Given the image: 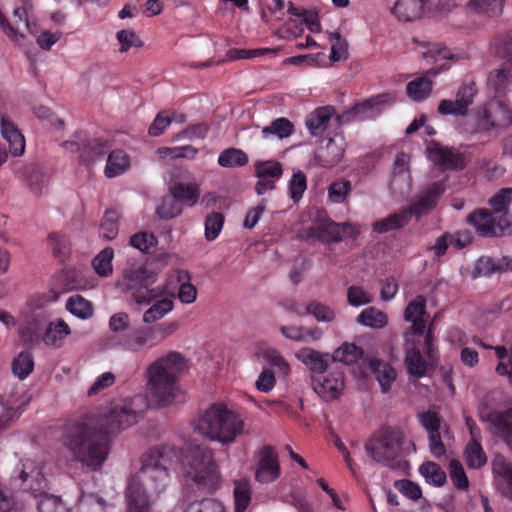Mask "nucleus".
Instances as JSON below:
<instances>
[{
	"mask_svg": "<svg viewBox=\"0 0 512 512\" xmlns=\"http://www.w3.org/2000/svg\"><path fill=\"white\" fill-rule=\"evenodd\" d=\"M132 399L111 402L98 413H86L65 426L63 446L74 461L96 471L109 453V443L116 435L138 422Z\"/></svg>",
	"mask_w": 512,
	"mask_h": 512,
	"instance_id": "nucleus-1",
	"label": "nucleus"
},
{
	"mask_svg": "<svg viewBox=\"0 0 512 512\" xmlns=\"http://www.w3.org/2000/svg\"><path fill=\"white\" fill-rule=\"evenodd\" d=\"M144 478L165 486L169 470L180 463L187 484L191 482L198 490H214L220 482L218 466L212 450L205 445L190 443L181 451L173 445L152 448L141 460Z\"/></svg>",
	"mask_w": 512,
	"mask_h": 512,
	"instance_id": "nucleus-2",
	"label": "nucleus"
},
{
	"mask_svg": "<svg viewBox=\"0 0 512 512\" xmlns=\"http://www.w3.org/2000/svg\"><path fill=\"white\" fill-rule=\"evenodd\" d=\"M187 367V360L177 351H170L149 366L147 390L159 407H167L180 397L179 377Z\"/></svg>",
	"mask_w": 512,
	"mask_h": 512,
	"instance_id": "nucleus-3",
	"label": "nucleus"
},
{
	"mask_svg": "<svg viewBox=\"0 0 512 512\" xmlns=\"http://www.w3.org/2000/svg\"><path fill=\"white\" fill-rule=\"evenodd\" d=\"M512 188H502L489 199L491 210L478 208L469 213L466 222L473 226L480 237L493 238L512 234V219L509 206Z\"/></svg>",
	"mask_w": 512,
	"mask_h": 512,
	"instance_id": "nucleus-4",
	"label": "nucleus"
},
{
	"mask_svg": "<svg viewBox=\"0 0 512 512\" xmlns=\"http://www.w3.org/2000/svg\"><path fill=\"white\" fill-rule=\"evenodd\" d=\"M243 427L242 418L221 404L210 406L195 422V430L201 435L223 445L233 443Z\"/></svg>",
	"mask_w": 512,
	"mask_h": 512,
	"instance_id": "nucleus-5",
	"label": "nucleus"
},
{
	"mask_svg": "<svg viewBox=\"0 0 512 512\" xmlns=\"http://www.w3.org/2000/svg\"><path fill=\"white\" fill-rule=\"evenodd\" d=\"M157 279L158 272L147 265L128 263L116 287L122 293H129L138 305H149L166 294L165 286H153Z\"/></svg>",
	"mask_w": 512,
	"mask_h": 512,
	"instance_id": "nucleus-6",
	"label": "nucleus"
},
{
	"mask_svg": "<svg viewBox=\"0 0 512 512\" xmlns=\"http://www.w3.org/2000/svg\"><path fill=\"white\" fill-rule=\"evenodd\" d=\"M403 440L404 434L400 429L382 426L367 440L364 449L375 462L405 472L409 464L406 461H397Z\"/></svg>",
	"mask_w": 512,
	"mask_h": 512,
	"instance_id": "nucleus-7",
	"label": "nucleus"
},
{
	"mask_svg": "<svg viewBox=\"0 0 512 512\" xmlns=\"http://www.w3.org/2000/svg\"><path fill=\"white\" fill-rule=\"evenodd\" d=\"M439 316L440 312L435 313L427 327L430 314L426 311V299L418 295V339L425 334L423 344L424 355H422L418 349V379L433 371L438 364L439 354L433 331Z\"/></svg>",
	"mask_w": 512,
	"mask_h": 512,
	"instance_id": "nucleus-8",
	"label": "nucleus"
},
{
	"mask_svg": "<svg viewBox=\"0 0 512 512\" xmlns=\"http://www.w3.org/2000/svg\"><path fill=\"white\" fill-rule=\"evenodd\" d=\"M463 146H444L440 142L431 140L426 143L427 158L443 171H463L472 160V153Z\"/></svg>",
	"mask_w": 512,
	"mask_h": 512,
	"instance_id": "nucleus-9",
	"label": "nucleus"
},
{
	"mask_svg": "<svg viewBox=\"0 0 512 512\" xmlns=\"http://www.w3.org/2000/svg\"><path fill=\"white\" fill-rule=\"evenodd\" d=\"M418 53H421L422 60L426 63L433 62L436 65L422 73L418 77V102L429 97L432 92L433 82L431 76H436L444 67V64H437L438 61H446L451 58V52L439 44H426L418 41Z\"/></svg>",
	"mask_w": 512,
	"mask_h": 512,
	"instance_id": "nucleus-10",
	"label": "nucleus"
},
{
	"mask_svg": "<svg viewBox=\"0 0 512 512\" xmlns=\"http://www.w3.org/2000/svg\"><path fill=\"white\" fill-rule=\"evenodd\" d=\"M404 321L409 323L403 327L404 363L410 374V383L416 384V299L411 300L404 311Z\"/></svg>",
	"mask_w": 512,
	"mask_h": 512,
	"instance_id": "nucleus-11",
	"label": "nucleus"
},
{
	"mask_svg": "<svg viewBox=\"0 0 512 512\" xmlns=\"http://www.w3.org/2000/svg\"><path fill=\"white\" fill-rule=\"evenodd\" d=\"M38 499L37 509L39 512H68L66 505L59 496L48 492V482L40 471H35L34 484L25 487Z\"/></svg>",
	"mask_w": 512,
	"mask_h": 512,
	"instance_id": "nucleus-12",
	"label": "nucleus"
},
{
	"mask_svg": "<svg viewBox=\"0 0 512 512\" xmlns=\"http://www.w3.org/2000/svg\"><path fill=\"white\" fill-rule=\"evenodd\" d=\"M148 479L144 478L140 471L139 476H134L129 479L126 488V501H127V512H150L151 501L144 488L143 481ZM151 481V479H149ZM153 482V480H152ZM164 486H156L154 481V488L160 490Z\"/></svg>",
	"mask_w": 512,
	"mask_h": 512,
	"instance_id": "nucleus-13",
	"label": "nucleus"
},
{
	"mask_svg": "<svg viewBox=\"0 0 512 512\" xmlns=\"http://www.w3.org/2000/svg\"><path fill=\"white\" fill-rule=\"evenodd\" d=\"M421 425L428 434L429 449L434 457L445 455L446 448L441 439L442 418L434 407L418 414Z\"/></svg>",
	"mask_w": 512,
	"mask_h": 512,
	"instance_id": "nucleus-14",
	"label": "nucleus"
},
{
	"mask_svg": "<svg viewBox=\"0 0 512 512\" xmlns=\"http://www.w3.org/2000/svg\"><path fill=\"white\" fill-rule=\"evenodd\" d=\"M396 101V96L393 93L378 94L374 97L367 99L364 102L355 104L351 111L337 117V121L342 123L352 119L364 120L375 116V109L385 104H392ZM379 113V110H377Z\"/></svg>",
	"mask_w": 512,
	"mask_h": 512,
	"instance_id": "nucleus-15",
	"label": "nucleus"
},
{
	"mask_svg": "<svg viewBox=\"0 0 512 512\" xmlns=\"http://www.w3.org/2000/svg\"><path fill=\"white\" fill-rule=\"evenodd\" d=\"M255 478L260 483H271L280 475L278 455L270 445L263 446L257 452Z\"/></svg>",
	"mask_w": 512,
	"mask_h": 512,
	"instance_id": "nucleus-16",
	"label": "nucleus"
},
{
	"mask_svg": "<svg viewBox=\"0 0 512 512\" xmlns=\"http://www.w3.org/2000/svg\"><path fill=\"white\" fill-rule=\"evenodd\" d=\"M410 157L404 153H398L394 161L390 189L402 197L409 195L412 189V178L408 169Z\"/></svg>",
	"mask_w": 512,
	"mask_h": 512,
	"instance_id": "nucleus-17",
	"label": "nucleus"
},
{
	"mask_svg": "<svg viewBox=\"0 0 512 512\" xmlns=\"http://www.w3.org/2000/svg\"><path fill=\"white\" fill-rule=\"evenodd\" d=\"M27 402L28 399H25L23 395L20 396L16 390H12L7 395L4 394L0 396V405L2 407L0 413V431L8 428L20 417Z\"/></svg>",
	"mask_w": 512,
	"mask_h": 512,
	"instance_id": "nucleus-18",
	"label": "nucleus"
},
{
	"mask_svg": "<svg viewBox=\"0 0 512 512\" xmlns=\"http://www.w3.org/2000/svg\"><path fill=\"white\" fill-rule=\"evenodd\" d=\"M352 229L349 223H344L342 227L329 219H319L316 226L309 228L307 234L308 238L317 239L322 243H338L342 240V230L346 232Z\"/></svg>",
	"mask_w": 512,
	"mask_h": 512,
	"instance_id": "nucleus-19",
	"label": "nucleus"
},
{
	"mask_svg": "<svg viewBox=\"0 0 512 512\" xmlns=\"http://www.w3.org/2000/svg\"><path fill=\"white\" fill-rule=\"evenodd\" d=\"M295 357L315 374H323L327 371L328 366L334 363L332 362V354L310 347L299 349Z\"/></svg>",
	"mask_w": 512,
	"mask_h": 512,
	"instance_id": "nucleus-20",
	"label": "nucleus"
},
{
	"mask_svg": "<svg viewBox=\"0 0 512 512\" xmlns=\"http://www.w3.org/2000/svg\"><path fill=\"white\" fill-rule=\"evenodd\" d=\"M312 388L324 401L335 400L344 389L343 375L339 371H333L322 381L312 378Z\"/></svg>",
	"mask_w": 512,
	"mask_h": 512,
	"instance_id": "nucleus-21",
	"label": "nucleus"
},
{
	"mask_svg": "<svg viewBox=\"0 0 512 512\" xmlns=\"http://www.w3.org/2000/svg\"><path fill=\"white\" fill-rule=\"evenodd\" d=\"M485 420L512 449V407L504 411L491 410L486 414Z\"/></svg>",
	"mask_w": 512,
	"mask_h": 512,
	"instance_id": "nucleus-22",
	"label": "nucleus"
},
{
	"mask_svg": "<svg viewBox=\"0 0 512 512\" xmlns=\"http://www.w3.org/2000/svg\"><path fill=\"white\" fill-rule=\"evenodd\" d=\"M487 86L495 97L504 96L512 87V62H506L500 69L491 71L487 79Z\"/></svg>",
	"mask_w": 512,
	"mask_h": 512,
	"instance_id": "nucleus-23",
	"label": "nucleus"
},
{
	"mask_svg": "<svg viewBox=\"0 0 512 512\" xmlns=\"http://www.w3.org/2000/svg\"><path fill=\"white\" fill-rule=\"evenodd\" d=\"M344 155L343 139L330 138L324 146H321L315 155L318 164L325 168L337 165Z\"/></svg>",
	"mask_w": 512,
	"mask_h": 512,
	"instance_id": "nucleus-24",
	"label": "nucleus"
},
{
	"mask_svg": "<svg viewBox=\"0 0 512 512\" xmlns=\"http://www.w3.org/2000/svg\"><path fill=\"white\" fill-rule=\"evenodd\" d=\"M156 343L151 341V331L147 327L135 329L130 333L120 336L117 346L125 351L139 352L144 347H153Z\"/></svg>",
	"mask_w": 512,
	"mask_h": 512,
	"instance_id": "nucleus-25",
	"label": "nucleus"
},
{
	"mask_svg": "<svg viewBox=\"0 0 512 512\" xmlns=\"http://www.w3.org/2000/svg\"><path fill=\"white\" fill-rule=\"evenodd\" d=\"M414 214H416V203H412L408 208L376 221L373 225V230L379 234H383L391 230L402 228L410 221Z\"/></svg>",
	"mask_w": 512,
	"mask_h": 512,
	"instance_id": "nucleus-26",
	"label": "nucleus"
},
{
	"mask_svg": "<svg viewBox=\"0 0 512 512\" xmlns=\"http://www.w3.org/2000/svg\"><path fill=\"white\" fill-rule=\"evenodd\" d=\"M444 192L442 182H433L423 187L418 193V217L434 209Z\"/></svg>",
	"mask_w": 512,
	"mask_h": 512,
	"instance_id": "nucleus-27",
	"label": "nucleus"
},
{
	"mask_svg": "<svg viewBox=\"0 0 512 512\" xmlns=\"http://www.w3.org/2000/svg\"><path fill=\"white\" fill-rule=\"evenodd\" d=\"M1 133L8 142L9 151L13 156L22 155L25 149V139L19 129L5 117H1Z\"/></svg>",
	"mask_w": 512,
	"mask_h": 512,
	"instance_id": "nucleus-28",
	"label": "nucleus"
},
{
	"mask_svg": "<svg viewBox=\"0 0 512 512\" xmlns=\"http://www.w3.org/2000/svg\"><path fill=\"white\" fill-rule=\"evenodd\" d=\"M168 191L178 200L180 205L194 206L200 197V188L197 184H183L173 182L169 185Z\"/></svg>",
	"mask_w": 512,
	"mask_h": 512,
	"instance_id": "nucleus-29",
	"label": "nucleus"
},
{
	"mask_svg": "<svg viewBox=\"0 0 512 512\" xmlns=\"http://www.w3.org/2000/svg\"><path fill=\"white\" fill-rule=\"evenodd\" d=\"M335 110L332 106L317 108L306 119V126L313 136L321 135L327 128Z\"/></svg>",
	"mask_w": 512,
	"mask_h": 512,
	"instance_id": "nucleus-30",
	"label": "nucleus"
},
{
	"mask_svg": "<svg viewBox=\"0 0 512 512\" xmlns=\"http://www.w3.org/2000/svg\"><path fill=\"white\" fill-rule=\"evenodd\" d=\"M493 472L502 478L501 493L512 499V463L505 457L498 455L493 460Z\"/></svg>",
	"mask_w": 512,
	"mask_h": 512,
	"instance_id": "nucleus-31",
	"label": "nucleus"
},
{
	"mask_svg": "<svg viewBox=\"0 0 512 512\" xmlns=\"http://www.w3.org/2000/svg\"><path fill=\"white\" fill-rule=\"evenodd\" d=\"M130 165L129 156L123 150H114L110 152L107 158L104 170L107 178H114L123 174Z\"/></svg>",
	"mask_w": 512,
	"mask_h": 512,
	"instance_id": "nucleus-32",
	"label": "nucleus"
},
{
	"mask_svg": "<svg viewBox=\"0 0 512 512\" xmlns=\"http://www.w3.org/2000/svg\"><path fill=\"white\" fill-rule=\"evenodd\" d=\"M109 149L108 142L101 139H92L83 142L80 161L84 164H92L102 158Z\"/></svg>",
	"mask_w": 512,
	"mask_h": 512,
	"instance_id": "nucleus-33",
	"label": "nucleus"
},
{
	"mask_svg": "<svg viewBox=\"0 0 512 512\" xmlns=\"http://www.w3.org/2000/svg\"><path fill=\"white\" fill-rule=\"evenodd\" d=\"M356 322L362 326L381 329L388 324V318L383 311L368 307L357 316Z\"/></svg>",
	"mask_w": 512,
	"mask_h": 512,
	"instance_id": "nucleus-34",
	"label": "nucleus"
},
{
	"mask_svg": "<svg viewBox=\"0 0 512 512\" xmlns=\"http://www.w3.org/2000/svg\"><path fill=\"white\" fill-rule=\"evenodd\" d=\"M12 373L20 380L26 379L34 370V358L30 351L20 352L11 363Z\"/></svg>",
	"mask_w": 512,
	"mask_h": 512,
	"instance_id": "nucleus-35",
	"label": "nucleus"
},
{
	"mask_svg": "<svg viewBox=\"0 0 512 512\" xmlns=\"http://www.w3.org/2000/svg\"><path fill=\"white\" fill-rule=\"evenodd\" d=\"M364 351L353 343H344L332 353V362H340L345 365L356 363L362 358Z\"/></svg>",
	"mask_w": 512,
	"mask_h": 512,
	"instance_id": "nucleus-36",
	"label": "nucleus"
},
{
	"mask_svg": "<svg viewBox=\"0 0 512 512\" xmlns=\"http://www.w3.org/2000/svg\"><path fill=\"white\" fill-rule=\"evenodd\" d=\"M22 174L30 191L36 195L42 194L45 186V177L40 167L36 164L25 165L22 169Z\"/></svg>",
	"mask_w": 512,
	"mask_h": 512,
	"instance_id": "nucleus-37",
	"label": "nucleus"
},
{
	"mask_svg": "<svg viewBox=\"0 0 512 512\" xmlns=\"http://www.w3.org/2000/svg\"><path fill=\"white\" fill-rule=\"evenodd\" d=\"M465 461L469 468L479 469L487 463V456L479 440H470L464 452Z\"/></svg>",
	"mask_w": 512,
	"mask_h": 512,
	"instance_id": "nucleus-38",
	"label": "nucleus"
},
{
	"mask_svg": "<svg viewBox=\"0 0 512 512\" xmlns=\"http://www.w3.org/2000/svg\"><path fill=\"white\" fill-rule=\"evenodd\" d=\"M70 334L69 326L63 321L58 320L56 323H50L43 336V341L47 345L60 347L62 340Z\"/></svg>",
	"mask_w": 512,
	"mask_h": 512,
	"instance_id": "nucleus-39",
	"label": "nucleus"
},
{
	"mask_svg": "<svg viewBox=\"0 0 512 512\" xmlns=\"http://www.w3.org/2000/svg\"><path fill=\"white\" fill-rule=\"evenodd\" d=\"M248 163L247 154L241 149L228 148L222 151L218 157V164L225 168L243 167Z\"/></svg>",
	"mask_w": 512,
	"mask_h": 512,
	"instance_id": "nucleus-40",
	"label": "nucleus"
},
{
	"mask_svg": "<svg viewBox=\"0 0 512 512\" xmlns=\"http://www.w3.org/2000/svg\"><path fill=\"white\" fill-rule=\"evenodd\" d=\"M370 366L376 375V379L378 380L382 391L387 392L391 383L396 378L395 370L387 363L378 360L371 361Z\"/></svg>",
	"mask_w": 512,
	"mask_h": 512,
	"instance_id": "nucleus-41",
	"label": "nucleus"
},
{
	"mask_svg": "<svg viewBox=\"0 0 512 512\" xmlns=\"http://www.w3.org/2000/svg\"><path fill=\"white\" fill-rule=\"evenodd\" d=\"M183 212L182 206L174 195L170 194L162 198L161 204L156 209V214L160 219L170 220Z\"/></svg>",
	"mask_w": 512,
	"mask_h": 512,
	"instance_id": "nucleus-42",
	"label": "nucleus"
},
{
	"mask_svg": "<svg viewBox=\"0 0 512 512\" xmlns=\"http://www.w3.org/2000/svg\"><path fill=\"white\" fill-rule=\"evenodd\" d=\"M66 309L80 319H87L93 314L92 304L80 295L69 297Z\"/></svg>",
	"mask_w": 512,
	"mask_h": 512,
	"instance_id": "nucleus-43",
	"label": "nucleus"
},
{
	"mask_svg": "<svg viewBox=\"0 0 512 512\" xmlns=\"http://www.w3.org/2000/svg\"><path fill=\"white\" fill-rule=\"evenodd\" d=\"M257 178L279 179L283 174L282 164L275 160L257 161L254 165Z\"/></svg>",
	"mask_w": 512,
	"mask_h": 512,
	"instance_id": "nucleus-44",
	"label": "nucleus"
},
{
	"mask_svg": "<svg viewBox=\"0 0 512 512\" xmlns=\"http://www.w3.org/2000/svg\"><path fill=\"white\" fill-rule=\"evenodd\" d=\"M294 131L292 122L287 118H277L270 125L262 129V135L268 137L275 135L280 139L289 137Z\"/></svg>",
	"mask_w": 512,
	"mask_h": 512,
	"instance_id": "nucleus-45",
	"label": "nucleus"
},
{
	"mask_svg": "<svg viewBox=\"0 0 512 512\" xmlns=\"http://www.w3.org/2000/svg\"><path fill=\"white\" fill-rule=\"evenodd\" d=\"M114 251L111 247H107L99 252L92 260L93 268L101 277H107L112 274V259Z\"/></svg>",
	"mask_w": 512,
	"mask_h": 512,
	"instance_id": "nucleus-46",
	"label": "nucleus"
},
{
	"mask_svg": "<svg viewBox=\"0 0 512 512\" xmlns=\"http://www.w3.org/2000/svg\"><path fill=\"white\" fill-rule=\"evenodd\" d=\"M306 315H312L318 322H333L336 320V312L328 305L311 301L305 310Z\"/></svg>",
	"mask_w": 512,
	"mask_h": 512,
	"instance_id": "nucleus-47",
	"label": "nucleus"
},
{
	"mask_svg": "<svg viewBox=\"0 0 512 512\" xmlns=\"http://www.w3.org/2000/svg\"><path fill=\"white\" fill-rule=\"evenodd\" d=\"M173 307L174 303L172 300L168 298L160 299L144 312L143 322L147 324L153 323L164 317Z\"/></svg>",
	"mask_w": 512,
	"mask_h": 512,
	"instance_id": "nucleus-48",
	"label": "nucleus"
},
{
	"mask_svg": "<svg viewBox=\"0 0 512 512\" xmlns=\"http://www.w3.org/2000/svg\"><path fill=\"white\" fill-rule=\"evenodd\" d=\"M177 279L180 282L178 297L182 303L191 304L196 300L197 290L190 283V275L187 271H178Z\"/></svg>",
	"mask_w": 512,
	"mask_h": 512,
	"instance_id": "nucleus-49",
	"label": "nucleus"
},
{
	"mask_svg": "<svg viewBox=\"0 0 512 512\" xmlns=\"http://www.w3.org/2000/svg\"><path fill=\"white\" fill-rule=\"evenodd\" d=\"M479 172L488 181H493L500 178L506 172L504 166L500 165L496 160L492 158H481L477 161Z\"/></svg>",
	"mask_w": 512,
	"mask_h": 512,
	"instance_id": "nucleus-50",
	"label": "nucleus"
},
{
	"mask_svg": "<svg viewBox=\"0 0 512 512\" xmlns=\"http://www.w3.org/2000/svg\"><path fill=\"white\" fill-rule=\"evenodd\" d=\"M54 257L63 260L70 252V242L65 234L52 232L47 237Z\"/></svg>",
	"mask_w": 512,
	"mask_h": 512,
	"instance_id": "nucleus-51",
	"label": "nucleus"
},
{
	"mask_svg": "<svg viewBox=\"0 0 512 512\" xmlns=\"http://www.w3.org/2000/svg\"><path fill=\"white\" fill-rule=\"evenodd\" d=\"M418 471L425 477L426 481L435 486H442L446 482V473L434 462L423 463Z\"/></svg>",
	"mask_w": 512,
	"mask_h": 512,
	"instance_id": "nucleus-52",
	"label": "nucleus"
},
{
	"mask_svg": "<svg viewBox=\"0 0 512 512\" xmlns=\"http://www.w3.org/2000/svg\"><path fill=\"white\" fill-rule=\"evenodd\" d=\"M505 0H470L469 5L475 11L487 16H499L503 11Z\"/></svg>",
	"mask_w": 512,
	"mask_h": 512,
	"instance_id": "nucleus-53",
	"label": "nucleus"
},
{
	"mask_svg": "<svg viewBox=\"0 0 512 512\" xmlns=\"http://www.w3.org/2000/svg\"><path fill=\"white\" fill-rule=\"evenodd\" d=\"M351 191L352 184L349 180H337L328 186V197L334 203H343Z\"/></svg>",
	"mask_w": 512,
	"mask_h": 512,
	"instance_id": "nucleus-54",
	"label": "nucleus"
},
{
	"mask_svg": "<svg viewBox=\"0 0 512 512\" xmlns=\"http://www.w3.org/2000/svg\"><path fill=\"white\" fill-rule=\"evenodd\" d=\"M224 215L220 212H212L205 219V238L207 241L215 240L224 225Z\"/></svg>",
	"mask_w": 512,
	"mask_h": 512,
	"instance_id": "nucleus-55",
	"label": "nucleus"
},
{
	"mask_svg": "<svg viewBox=\"0 0 512 512\" xmlns=\"http://www.w3.org/2000/svg\"><path fill=\"white\" fill-rule=\"evenodd\" d=\"M102 236L107 240H113L118 234V214L115 210H108L100 224Z\"/></svg>",
	"mask_w": 512,
	"mask_h": 512,
	"instance_id": "nucleus-56",
	"label": "nucleus"
},
{
	"mask_svg": "<svg viewBox=\"0 0 512 512\" xmlns=\"http://www.w3.org/2000/svg\"><path fill=\"white\" fill-rule=\"evenodd\" d=\"M289 196L294 202L300 201L303 193L307 189L306 175L301 171L297 170L293 173L289 181Z\"/></svg>",
	"mask_w": 512,
	"mask_h": 512,
	"instance_id": "nucleus-57",
	"label": "nucleus"
},
{
	"mask_svg": "<svg viewBox=\"0 0 512 512\" xmlns=\"http://www.w3.org/2000/svg\"><path fill=\"white\" fill-rule=\"evenodd\" d=\"M234 497L236 503V512H244L251 500V492L248 481L244 480L236 482Z\"/></svg>",
	"mask_w": 512,
	"mask_h": 512,
	"instance_id": "nucleus-58",
	"label": "nucleus"
},
{
	"mask_svg": "<svg viewBox=\"0 0 512 512\" xmlns=\"http://www.w3.org/2000/svg\"><path fill=\"white\" fill-rule=\"evenodd\" d=\"M392 12L400 21L404 22H413L416 17L413 0H397Z\"/></svg>",
	"mask_w": 512,
	"mask_h": 512,
	"instance_id": "nucleus-59",
	"label": "nucleus"
},
{
	"mask_svg": "<svg viewBox=\"0 0 512 512\" xmlns=\"http://www.w3.org/2000/svg\"><path fill=\"white\" fill-rule=\"evenodd\" d=\"M81 507L84 512H109V509L113 508L112 505L96 494L84 496Z\"/></svg>",
	"mask_w": 512,
	"mask_h": 512,
	"instance_id": "nucleus-60",
	"label": "nucleus"
},
{
	"mask_svg": "<svg viewBox=\"0 0 512 512\" xmlns=\"http://www.w3.org/2000/svg\"><path fill=\"white\" fill-rule=\"evenodd\" d=\"M449 472L451 481L456 488L466 490L469 487V481L464 468L458 460L450 461Z\"/></svg>",
	"mask_w": 512,
	"mask_h": 512,
	"instance_id": "nucleus-61",
	"label": "nucleus"
},
{
	"mask_svg": "<svg viewBox=\"0 0 512 512\" xmlns=\"http://www.w3.org/2000/svg\"><path fill=\"white\" fill-rule=\"evenodd\" d=\"M335 39V43L331 47L330 60L337 62L345 60L348 57V43L342 38L340 33L336 32L331 34L330 40Z\"/></svg>",
	"mask_w": 512,
	"mask_h": 512,
	"instance_id": "nucleus-62",
	"label": "nucleus"
},
{
	"mask_svg": "<svg viewBox=\"0 0 512 512\" xmlns=\"http://www.w3.org/2000/svg\"><path fill=\"white\" fill-rule=\"evenodd\" d=\"M347 301L353 307H359L372 302L368 292L359 286L352 285L347 290Z\"/></svg>",
	"mask_w": 512,
	"mask_h": 512,
	"instance_id": "nucleus-63",
	"label": "nucleus"
},
{
	"mask_svg": "<svg viewBox=\"0 0 512 512\" xmlns=\"http://www.w3.org/2000/svg\"><path fill=\"white\" fill-rule=\"evenodd\" d=\"M184 512H223V507L214 499L190 503Z\"/></svg>",
	"mask_w": 512,
	"mask_h": 512,
	"instance_id": "nucleus-64",
	"label": "nucleus"
}]
</instances>
